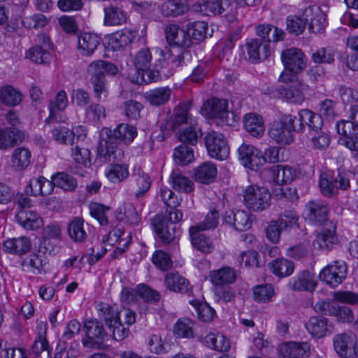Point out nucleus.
<instances>
[{
  "label": "nucleus",
  "mask_w": 358,
  "mask_h": 358,
  "mask_svg": "<svg viewBox=\"0 0 358 358\" xmlns=\"http://www.w3.org/2000/svg\"><path fill=\"white\" fill-rule=\"evenodd\" d=\"M106 138L101 140L97 148L98 155L105 161L121 160L124 155L115 141L130 143L137 135L136 128L128 124H120L113 131L106 129Z\"/></svg>",
  "instance_id": "nucleus-1"
},
{
  "label": "nucleus",
  "mask_w": 358,
  "mask_h": 358,
  "mask_svg": "<svg viewBox=\"0 0 358 358\" xmlns=\"http://www.w3.org/2000/svg\"><path fill=\"white\" fill-rule=\"evenodd\" d=\"M296 116L285 115L273 122L269 129L271 138L279 144L288 145L293 141V134L297 131Z\"/></svg>",
  "instance_id": "nucleus-2"
},
{
  "label": "nucleus",
  "mask_w": 358,
  "mask_h": 358,
  "mask_svg": "<svg viewBox=\"0 0 358 358\" xmlns=\"http://www.w3.org/2000/svg\"><path fill=\"white\" fill-rule=\"evenodd\" d=\"M319 185L322 194L327 197H330L338 194L339 189H348L350 184L347 174L338 170L336 175L323 173L320 177Z\"/></svg>",
  "instance_id": "nucleus-3"
},
{
  "label": "nucleus",
  "mask_w": 358,
  "mask_h": 358,
  "mask_svg": "<svg viewBox=\"0 0 358 358\" xmlns=\"http://www.w3.org/2000/svg\"><path fill=\"white\" fill-rule=\"evenodd\" d=\"M271 203V194L263 187L250 185L244 192V203L253 211H262L268 208Z\"/></svg>",
  "instance_id": "nucleus-4"
},
{
  "label": "nucleus",
  "mask_w": 358,
  "mask_h": 358,
  "mask_svg": "<svg viewBox=\"0 0 358 358\" xmlns=\"http://www.w3.org/2000/svg\"><path fill=\"white\" fill-rule=\"evenodd\" d=\"M340 135L339 142L352 151L358 153V124L350 119L342 120L336 124Z\"/></svg>",
  "instance_id": "nucleus-5"
},
{
  "label": "nucleus",
  "mask_w": 358,
  "mask_h": 358,
  "mask_svg": "<svg viewBox=\"0 0 358 358\" xmlns=\"http://www.w3.org/2000/svg\"><path fill=\"white\" fill-rule=\"evenodd\" d=\"M205 145L211 157L219 160L226 159L229 154V148L224 136L212 131L205 136Z\"/></svg>",
  "instance_id": "nucleus-6"
},
{
  "label": "nucleus",
  "mask_w": 358,
  "mask_h": 358,
  "mask_svg": "<svg viewBox=\"0 0 358 358\" xmlns=\"http://www.w3.org/2000/svg\"><path fill=\"white\" fill-rule=\"evenodd\" d=\"M334 349L340 358H356L358 355L357 342L352 334H337L334 338Z\"/></svg>",
  "instance_id": "nucleus-7"
},
{
  "label": "nucleus",
  "mask_w": 358,
  "mask_h": 358,
  "mask_svg": "<svg viewBox=\"0 0 358 358\" xmlns=\"http://www.w3.org/2000/svg\"><path fill=\"white\" fill-rule=\"evenodd\" d=\"M87 338L83 340L85 347L91 349H101L106 333L103 325L96 320H88L85 323Z\"/></svg>",
  "instance_id": "nucleus-8"
},
{
  "label": "nucleus",
  "mask_w": 358,
  "mask_h": 358,
  "mask_svg": "<svg viewBox=\"0 0 358 358\" xmlns=\"http://www.w3.org/2000/svg\"><path fill=\"white\" fill-rule=\"evenodd\" d=\"M347 266L343 261L336 260L329 264L320 272L319 278L331 287H336L345 278Z\"/></svg>",
  "instance_id": "nucleus-9"
},
{
  "label": "nucleus",
  "mask_w": 358,
  "mask_h": 358,
  "mask_svg": "<svg viewBox=\"0 0 358 358\" xmlns=\"http://www.w3.org/2000/svg\"><path fill=\"white\" fill-rule=\"evenodd\" d=\"M242 164L252 170H258L264 166L262 152L252 145L243 143L238 150Z\"/></svg>",
  "instance_id": "nucleus-10"
},
{
  "label": "nucleus",
  "mask_w": 358,
  "mask_h": 358,
  "mask_svg": "<svg viewBox=\"0 0 358 358\" xmlns=\"http://www.w3.org/2000/svg\"><path fill=\"white\" fill-rule=\"evenodd\" d=\"M155 231L164 243H170L176 238V227L163 215H157L152 220Z\"/></svg>",
  "instance_id": "nucleus-11"
},
{
  "label": "nucleus",
  "mask_w": 358,
  "mask_h": 358,
  "mask_svg": "<svg viewBox=\"0 0 358 358\" xmlns=\"http://www.w3.org/2000/svg\"><path fill=\"white\" fill-rule=\"evenodd\" d=\"M303 52L296 48H289L282 51L281 59L285 69L296 74L300 73L306 67Z\"/></svg>",
  "instance_id": "nucleus-12"
},
{
  "label": "nucleus",
  "mask_w": 358,
  "mask_h": 358,
  "mask_svg": "<svg viewBox=\"0 0 358 358\" xmlns=\"http://www.w3.org/2000/svg\"><path fill=\"white\" fill-rule=\"evenodd\" d=\"M279 354L280 358H308L310 347L306 342H285L279 346Z\"/></svg>",
  "instance_id": "nucleus-13"
},
{
  "label": "nucleus",
  "mask_w": 358,
  "mask_h": 358,
  "mask_svg": "<svg viewBox=\"0 0 358 358\" xmlns=\"http://www.w3.org/2000/svg\"><path fill=\"white\" fill-rule=\"evenodd\" d=\"M166 38L169 44L187 48L192 44L191 37L187 31L180 28L176 24H170L164 29Z\"/></svg>",
  "instance_id": "nucleus-14"
},
{
  "label": "nucleus",
  "mask_w": 358,
  "mask_h": 358,
  "mask_svg": "<svg viewBox=\"0 0 358 358\" xmlns=\"http://www.w3.org/2000/svg\"><path fill=\"white\" fill-rule=\"evenodd\" d=\"M208 115L220 119L222 123L229 124L228 101L224 99L213 97L204 104Z\"/></svg>",
  "instance_id": "nucleus-15"
},
{
  "label": "nucleus",
  "mask_w": 358,
  "mask_h": 358,
  "mask_svg": "<svg viewBox=\"0 0 358 358\" xmlns=\"http://www.w3.org/2000/svg\"><path fill=\"white\" fill-rule=\"evenodd\" d=\"M303 15L306 22L310 21L308 29L313 33H321L326 27L327 22L326 15L317 6L308 7Z\"/></svg>",
  "instance_id": "nucleus-16"
},
{
  "label": "nucleus",
  "mask_w": 358,
  "mask_h": 358,
  "mask_svg": "<svg viewBox=\"0 0 358 358\" xmlns=\"http://www.w3.org/2000/svg\"><path fill=\"white\" fill-rule=\"evenodd\" d=\"M305 210L307 218L315 224H322L327 220L328 207L327 204L319 200L310 201L306 204Z\"/></svg>",
  "instance_id": "nucleus-17"
},
{
  "label": "nucleus",
  "mask_w": 358,
  "mask_h": 358,
  "mask_svg": "<svg viewBox=\"0 0 358 358\" xmlns=\"http://www.w3.org/2000/svg\"><path fill=\"white\" fill-rule=\"evenodd\" d=\"M189 10L187 0H166L160 7L159 12L164 17H177Z\"/></svg>",
  "instance_id": "nucleus-18"
},
{
  "label": "nucleus",
  "mask_w": 358,
  "mask_h": 358,
  "mask_svg": "<svg viewBox=\"0 0 358 358\" xmlns=\"http://www.w3.org/2000/svg\"><path fill=\"white\" fill-rule=\"evenodd\" d=\"M31 242L27 236L9 238L3 244V249L5 252L18 256L27 254L31 250Z\"/></svg>",
  "instance_id": "nucleus-19"
},
{
  "label": "nucleus",
  "mask_w": 358,
  "mask_h": 358,
  "mask_svg": "<svg viewBox=\"0 0 358 358\" xmlns=\"http://www.w3.org/2000/svg\"><path fill=\"white\" fill-rule=\"evenodd\" d=\"M17 222L25 229L34 230L43 225L42 217L29 209H20L16 215Z\"/></svg>",
  "instance_id": "nucleus-20"
},
{
  "label": "nucleus",
  "mask_w": 358,
  "mask_h": 358,
  "mask_svg": "<svg viewBox=\"0 0 358 358\" xmlns=\"http://www.w3.org/2000/svg\"><path fill=\"white\" fill-rule=\"evenodd\" d=\"M297 132L302 131L305 124L314 131L321 129L322 125V118L318 115L310 110H301L296 116Z\"/></svg>",
  "instance_id": "nucleus-21"
},
{
  "label": "nucleus",
  "mask_w": 358,
  "mask_h": 358,
  "mask_svg": "<svg viewBox=\"0 0 358 358\" xmlns=\"http://www.w3.org/2000/svg\"><path fill=\"white\" fill-rule=\"evenodd\" d=\"M87 74L90 76V80L94 78H105V73L115 75L117 72V66L103 60H96L92 62L87 67Z\"/></svg>",
  "instance_id": "nucleus-22"
},
{
  "label": "nucleus",
  "mask_w": 358,
  "mask_h": 358,
  "mask_svg": "<svg viewBox=\"0 0 358 358\" xmlns=\"http://www.w3.org/2000/svg\"><path fill=\"white\" fill-rule=\"evenodd\" d=\"M131 180L132 188L136 198L144 196L150 188L151 180L149 175L140 169L134 170Z\"/></svg>",
  "instance_id": "nucleus-23"
},
{
  "label": "nucleus",
  "mask_w": 358,
  "mask_h": 358,
  "mask_svg": "<svg viewBox=\"0 0 358 358\" xmlns=\"http://www.w3.org/2000/svg\"><path fill=\"white\" fill-rule=\"evenodd\" d=\"M99 43L100 38L94 34L84 32L78 36V49L82 55H92Z\"/></svg>",
  "instance_id": "nucleus-24"
},
{
  "label": "nucleus",
  "mask_w": 358,
  "mask_h": 358,
  "mask_svg": "<svg viewBox=\"0 0 358 358\" xmlns=\"http://www.w3.org/2000/svg\"><path fill=\"white\" fill-rule=\"evenodd\" d=\"M224 220L226 223L233 225L238 231L248 230L252 226L248 213L243 210L226 212Z\"/></svg>",
  "instance_id": "nucleus-25"
},
{
  "label": "nucleus",
  "mask_w": 358,
  "mask_h": 358,
  "mask_svg": "<svg viewBox=\"0 0 358 358\" xmlns=\"http://www.w3.org/2000/svg\"><path fill=\"white\" fill-rule=\"evenodd\" d=\"M336 227L333 223H329V227L324 228L317 234L316 243L322 250H330L337 243Z\"/></svg>",
  "instance_id": "nucleus-26"
},
{
  "label": "nucleus",
  "mask_w": 358,
  "mask_h": 358,
  "mask_svg": "<svg viewBox=\"0 0 358 358\" xmlns=\"http://www.w3.org/2000/svg\"><path fill=\"white\" fill-rule=\"evenodd\" d=\"M246 48L249 59L252 62L266 59L268 56V47L263 39H251L246 43Z\"/></svg>",
  "instance_id": "nucleus-27"
},
{
  "label": "nucleus",
  "mask_w": 358,
  "mask_h": 358,
  "mask_svg": "<svg viewBox=\"0 0 358 358\" xmlns=\"http://www.w3.org/2000/svg\"><path fill=\"white\" fill-rule=\"evenodd\" d=\"M24 139V134L16 128L0 129V149L8 150Z\"/></svg>",
  "instance_id": "nucleus-28"
},
{
  "label": "nucleus",
  "mask_w": 358,
  "mask_h": 358,
  "mask_svg": "<svg viewBox=\"0 0 358 358\" xmlns=\"http://www.w3.org/2000/svg\"><path fill=\"white\" fill-rule=\"evenodd\" d=\"M257 34L266 42L267 46L271 41L278 42L284 39L285 31L271 24H260L256 28Z\"/></svg>",
  "instance_id": "nucleus-29"
},
{
  "label": "nucleus",
  "mask_w": 358,
  "mask_h": 358,
  "mask_svg": "<svg viewBox=\"0 0 358 358\" xmlns=\"http://www.w3.org/2000/svg\"><path fill=\"white\" fill-rule=\"evenodd\" d=\"M103 23L106 26L120 25L127 22V14L122 8L110 5L103 9Z\"/></svg>",
  "instance_id": "nucleus-30"
},
{
  "label": "nucleus",
  "mask_w": 358,
  "mask_h": 358,
  "mask_svg": "<svg viewBox=\"0 0 358 358\" xmlns=\"http://www.w3.org/2000/svg\"><path fill=\"white\" fill-rule=\"evenodd\" d=\"M189 231L194 248L203 253H210L213 250L214 246L211 240L205 234H201V231L196 229V227H190Z\"/></svg>",
  "instance_id": "nucleus-31"
},
{
  "label": "nucleus",
  "mask_w": 358,
  "mask_h": 358,
  "mask_svg": "<svg viewBox=\"0 0 358 358\" xmlns=\"http://www.w3.org/2000/svg\"><path fill=\"white\" fill-rule=\"evenodd\" d=\"M46 326L47 324L41 322L38 324V335L36 338L32 347L31 353L36 356L44 352L47 357H49L51 349L46 339Z\"/></svg>",
  "instance_id": "nucleus-32"
},
{
  "label": "nucleus",
  "mask_w": 358,
  "mask_h": 358,
  "mask_svg": "<svg viewBox=\"0 0 358 358\" xmlns=\"http://www.w3.org/2000/svg\"><path fill=\"white\" fill-rule=\"evenodd\" d=\"M244 127L246 131L254 137H261L265 130L262 117L255 113H248L244 117Z\"/></svg>",
  "instance_id": "nucleus-33"
},
{
  "label": "nucleus",
  "mask_w": 358,
  "mask_h": 358,
  "mask_svg": "<svg viewBox=\"0 0 358 358\" xmlns=\"http://www.w3.org/2000/svg\"><path fill=\"white\" fill-rule=\"evenodd\" d=\"M271 177L278 185L290 183L296 177V170L288 166L276 165L271 169Z\"/></svg>",
  "instance_id": "nucleus-34"
},
{
  "label": "nucleus",
  "mask_w": 358,
  "mask_h": 358,
  "mask_svg": "<svg viewBox=\"0 0 358 358\" xmlns=\"http://www.w3.org/2000/svg\"><path fill=\"white\" fill-rule=\"evenodd\" d=\"M135 38L134 32L124 29L113 34L108 38V44L116 51L131 43Z\"/></svg>",
  "instance_id": "nucleus-35"
},
{
  "label": "nucleus",
  "mask_w": 358,
  "mask_h": 358,
  "mask_svg": "<svg viewBox=\"0 0 358 358\" xmlns=\"http://www.w3.org/2000/svg\"><path fill=\"white\" fill-rule=\"evenodd\" d=\"M306 329L313 336L321 338L332 331V326L328 324L325 317H312L306 324Z\"/></svg>",
  "instance_id": "nucleus-36"
},
{
  "label": "nucleus",
  "mask_w": 358,
  "mask_h": 358,
  "mask_svg": "<svg viewBox=\"0 0 358 358\" xmlns=\"http://www.w3.org/2000/svg\"><path fill=\"white\" fill-rule=\"evenodd\" d=\"M209 278L213 285L219 286L234 282L236 280V274L233 268L226 266L210 271Z\"/></svg>",
  "instance_id": "nucleus-37"
},
{
  "label": "nucleus",
  "mask_w": 358,
  "mask_h": 358,
  "mask_svg": "<svg viewBox=\"0 0 358 358\" xmlns=\"http://www.w3.org/2000/svg\"><path fill=\"white\" fill-rule=\"evenodd\" d=\"M164 283L171 291L185 293L189 290V281L178 273H168Z\"/></svg>",
  "instance_id": "nucleus-38"
},
{
  "label": "nucleus",
  "mask_w": 358,
  "mask_h": 358,
  "mask_svg": "<svg viewBox=\"0 0 358 358\" xmlns=\"http://www.w3.org/2000/svg\"><path fill=\"white\" fill-rule=\"evenodd\" d=\"M171 92V90L168 87H159L146 92L145 99L150 105L159 106L169 101Z\"/></svg>",
  "instance_id": "nucleus-39"
},
{
  "label": "nucleus",
  "mask_w": 358,
  "mask_h": 358,
  "mask_svg": "<svg viewBox=\"0 0 358 358\" xmlns=\"http://www.w3.org/2000/svg\"><path fill=\"white\" fill-rule=\"evenodd\" d=\"M99 317L103 321L108 328L120 320L118 308L107 303H101L98 305Z\"/></svg>",
  "instance_id": "nucleus-40"
},
{
  "label": "nucleus",
  "mask_w": 358,
  "mask_h": 358,
  "mask_svg": "<svg viewBox=\"0 0 358 358\" xmlns=\"http://www.w3.org/2000/svg\"><path fill=\"white\" fill-rule=\"evenodd\" d=\"M268 267L274 275L280 278L290 275L294 269V263L284 258L273 260L268 264Z\"/></svg>",
  "instance_id": "nucleus-41"
},
{
  "label": "nucleus",
  "mask_w": 358,
  "mask_h": 358,
  "mask_svg": "<svg viewBox=\"0 0 358 358\" xmlns=\"http://www.w3.org/2000/svg\"><path fill=\"white\" fill-rule=\"evenodd\" d=\"M170 182L174 189L189 193L194 189L193 182L182 175L178 169L173 170L170 176Z\"/></svg>",
  "instance_id": "nucleus-42"
},
{
  "label": "nucleus",
  "mask_w": 358,
  "mask_h": 358,
  "mask_svg": "<svg viewBox=\"0 0 358 358\" xmlns=\"http://www.w3.org/2000/svg\"><path fill=\"white\" fill-rule=\"evenodd\" d=\"M31 152L26 148H15L12 154V166L16 171H22L26 169L31 162Z\"/></svg>",
  "instance_id": "nucleus-43"
},
{
  "label": "nucleus",
  "mask_w": 358,
  "mask_h": 358,
  "mask_svg": "<svg viewBox=\"0 0 358 358\" xmlns=\"http://www.w3.org/2000/svg\"><path fill=\"white\" fill-rule=\"evenodd\" d=\"M217 176V169L210 162H206L197 167L194 171L196 181L208 184L214 180Z\"/></svg>",
  "instance_id": "nucleus-44"
},
{
  "label": "nucleus",
  "mask_w": 358,
  "mask_h": 358,
  "mask_svg": "<svg viewBox=\"0 0 358 358\" xmlns=\"http://www.w3.org/2000/svg\"><path fill=\"white\" fill-rule=\"evenodd\" d=\"M305 87L301 81L296 80L287 88L282 89L281 94L290 102L301 103L304 100Z\"/></svg>",
  "instance_id": "nucleus-45"
},
{
  "label": "nucleus",
  "mask_w": 358,
  "mask_h": 358,
  "mask_svg": "<svg viewBox=\"0 0 358 358\" xmlns=\"http://www.w3.org/2000/svg\"><path fill=\"white\" fill-rule=\"evenodd\" d=\"M205 343L213 349L220 352H227L230 348L228 339L220 333H209L204 338Z\"/></svg>",
  "instance_id": "nucleus-46"
},
{
  "label": "nucleus",
  "mask_w": 358,
  "mask_h": 358,
  "mask_svg": "<svg viewBox=\"0 0 358 358\" xmlns=\"http://www.w3.org/2000/svg\"><path fill=\"white\" fill-rule=\"evenodd\" d=\"M316 286L313 274L309 271H303L294 280L292 287L296 290L313 291Z\"/></svg>",
  "instance_id": "nucleus-47"
},
{
  "label": "nucleus",
  "mask_w": 358,
  "mask_h": 358,
  "mask_svg": "<svg viewBox=\"0 0 358 358\" xmlns=\"http://www.w3.org/2000/svg\"><path fill=\"white\" fill-rule=\"evenodd\" d=\"M22 100V94L10 85H6L0 90V101L10 106L18 105Z\"/></svg>",
  "instance_id": "nucleus-48"
},
{
  "label": "nucleus",
  "mask_w": 358,
  "mask_h": 358,
  "mask_svg": "<svg viewBox=\"0 0 358 358\" xmlns=\"http://www.w3.org/2000/svg\"><path fill=\"white\" fill-rule=\"evenodd\" d=\"M106 176L113 183L120 182L129 176L128 167L124 164H112L106 172Z\"/></svg>",
  "instance_id": "nucleus-49"
},
{
  "label": "nucleus",
  "mask_w": 358,
  "mask_h": 358,
  "mask_svg": "<svg viewBox=\"0 0 358 358\" xmlns=\"http://www.w3.org/2000/svg\"><path fill=\"white\" fill-rule=\"evenodd\" d=\"M299 216L294 210H286L276 220L284 230H290L294 227H299Z\"/></svg>",
  "instance_id": "nucleus-50"
},
{
  "label": "nucleus",
  "mask_w": 358,
  "mask_h": 358,
  "mask_svg": "<svg viewBox=\"0 0 358 358\" xmlns=\"http://www.w3.org/2000/svg\"><path fill=\"white\" fill-rule=\"evenodd\" d=\"M173 158L178 164H188L194 160L193 149L183 143L175 148Z\"/></svg>",
  "instance_id": "nucleus-51"
},
{
  "label": "nucleus",
  "mask_w": 358,
  "mask_h": 358,
  "mask_svg": "<svg viewBox=\"0 0 358 358\" xmlns=\"http://www.w3.org/2000/svg\"><path fill=\"white\" fill-rule=\"evenodd\" d=\"M207 31L208 24L203 21H196L187 25V32L192 40L203 41L206 36Z\"/></svg>",
  "instance_id": "nucleus-52"
},
{
  "label": "nucleus",
  "mask_w": 358,
  "mask_h": 358,
  "mask_svg": "<svg viewBox=\"0 0 358 358\" xmlns=\"http://www.w3.org/2000/svg\"><path fill=\"white\" fill-rule=\"evenodd\" d=\"M159 75L157 71H152L150 68L145 70H141L134 74H129V78L132 83L143 85L156 81Z\"/></svg>",
  "instance_id": "nucleus-53"
},
{
  "label": "nucleus",
  "mask_w": 358,
  "mask_h": 358,
  "mask_svg": "<svg viewBox=\"0 0 358 358\" xmlns=\"http://www.w3.org/2000/svg\"><path fill=\"white\" fill-rule=\"evenodd\" d=\"M202 136V132L199 128L189 126L183 129L178 133V139L183 143H189L194 145L197 143L199 138Z\"/></svg>",
  "instance_id": "nucleus-54"
},
{
  "label": "nucleus",
  "mask_w": 358,
  "mask_h": 358,
  "mask_svg": "<svg viewBox=\"0 0 358 358\" xmlns=\"http://www.w3.org/2000/svg\"><path fill=\"white\" fill-rule=\"evenodd\" d=\"M68 232L75 242H83L87 237V233L83 229V220L80 218H75L69 223Z\"/></svg>",
  "instance_id": "nucleus-55"
},
{
  "label": "nucleus",
  "mask_w": 358,
  "mask_h": 358,
  "mask_svg": "<svg viewBox=\"0 0 358 358\" xmlns=\"http://www.w3.org/2000/svg\"><path fill=\"white\" fill-rule=\"evenodd\" d=\"M192 325V322L187 318L179 320L174 325L173 333L177 338H193Z\"/></svg>",
  "instance_id": "nucleus-56"
},
{
  "label": "nucleus",
  "mask_w": 358,
  "mask_h": 358,
  "mask_svg": "<svg viewBox=\"0 0 358 358\" xmlns=\"http://www.w3.org/2000/svg\"><path fill=\"white\" fill-rule=\"evenodd\" d=\"M56 186L66 190L73 191L77 187L76 180L71 175L66 173H57L52 177Z\"/></svg>",
  "instance_id": "nucleus-57"
},
{
  "label": "nucleus",
  "mask_w": 358,
  "mask_h": 358,
  "mask_svg": "<svg viewBox=\"0 0 358 358\" xmlns=\"http://www.w3.org/2000/svg\"><path fill=\"white\" fill-rule=\"evenodd\" d=\"M336 103L329 99H325L319 103V116L324 117L327 120H333L337 115L336 111Z\"/></svg>",
  "instance_id": "nucleus-58"
},
{
  "label": "nucleus",
  "mask_w": 358,
  "mask_h": 358,
  "mask_svg": "<svg viewBox=\"0 0 358 358\" xmlns=\"http://www.w3.org/2000/svg\"><path fill=\"white\" fill-rule=\"evenodd\" d=\"M151 60L152 55L149 48H145L139 50L134 59L136 72L150 68Z\"/></svg>",
  "instance_id": "nucleus-59"
},
{
  "label": "nucleus",
  "mask_w": 358,
  "mask_h": 358,
  "mask_svg": "<svg viewBox=\"0 0 358 358\" xmlns=\"http://www.w3.org/2000/svg\"><path fill=\"white\" fill-rule=\"evenodd\" d=\"M189 119V106L185 103L180 104L174 110L171 127L175 129L181 124L187 123Z\"/></svg>",
  "instance_id": "nucleus-60"
},
{
  "label": "nucleus",
  "mask_w": 358,
  "mask_h": 358,
  "mask_svg": "<svg viewBox=\"0 0 358 358\" xmlns=\"http://www.w3.org/2000/svg\"><path fill=\"white\" fill-rule=\"evenodd\" d=\"M274 295V289L271 285H261L253 289L254 299L260 303L269 301Z\"/></svg>",
  "instance_id": "nucleus-61"
},
{
  "label": "nucleus",
  "mask_w": 358,
  "mask_h": 358,
  "mask_svg": "<svg viewBox=\"0 0 358 358\" xmlns=\"http://www.w3.org/2000/svg\"><path fill=\"white\" fill-rule=\"evenodd\" d=\"M90 213L92 217L96 219L101 225L108 224L107 213L109 208L98 203H91L89 206Z\"/></svg>",
  "instance_id": "nucleus-62"
},
{
  "label": "nucleus",
  "mask_w": 358,
  "mask_h": 358,
  "mask_svg": "<svg viewBox=\"0 0 358 358\" xmlns=\"http://www.w3.org/2000/svg\"><path fill=\"white\" fill-rule=\"evenodd\" d=\"M152 263L159 269L167 271L171 268L173 262L170 255L163 250L155 251L152 257Z\"/></svg>",
  "instance_id": "nucleus-63"
},
{
  "label": "nucleus",
  "mask_w": 358,
  "mask_h": 358,
  "mask_svg": "<svg viewBox=\"0 0 358 358\" xmlns=\"http://www.w3.org/2000/svg\"><path fill=\"white\" fill-rule=\"evenodd\" d=\"M306 20L297 15H290L287 17V30L295 35L302 34L306 26Z\"/></svg>",
  "instance_id": "nucleus-64"
}]
</instances>
